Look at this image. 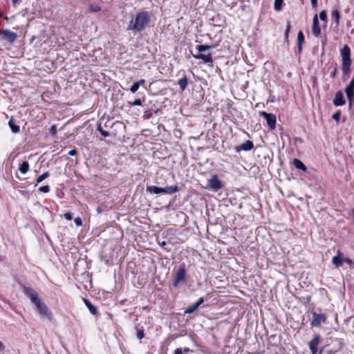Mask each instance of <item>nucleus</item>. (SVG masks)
I'll use <instances>...</instances> for the list:
<instances>
[{
	"mask_svg": "<svg viewBox=\"0 0 354 354\" xmlns=\"http://www.w3.org/2000/svg\"><path fill=\"white\" fill-rule=\"evenodd\" d=\"M151 21V17L147 11H140L130 21L127 30L134 32H140L146 29Z\"/></svg>",
	"mask_w": 354,
	"mask_h": 354,
	"instance_id": "1",
	"label": "nucleus"
},
{
	"mask_svg": "<svg viewBox=\"0 0 354 354\" xmlns=\"http://www.w3.org/2000/svg\"><path fill=\"white\" fill-rule=\"evenodd\" d=\"M178 191V187L176 185L174 186H169L166 187H159L154 185L147 186V192L151 194H173Z\"/></svg>",
	"mask_w": 354,
	"mask_h": 354,
	"instance_id": "2",
	"label": "nucleus"
},
{
	"mask_svg": "<svg viewBox=\"0 0 354 354\" xmlns=\"http://www.w3.org/2000/svg\"><path fill=\"white\" fill-rule=\"evenodd\" d=\"M351 50L349 47L346 45L341 50V56L342 58V71L344 74H348L350 71L351 60L350 58Z\"/></svg>",
	"mask_w": 354,
	"mask_h": 354,
	"instance_id": "3",
	"label": "nucleus"
},
{
	"mask_svg": "<svg viewBox=\"0 0 354 354\" xmlns=\"http://www.w3.org/2000/svg\"><path fill=\"white\" fill-rule=\"evenodd\" d=\"M33 304H35L37 311L40 315H43L44 317H45L46 318H47L49 320L52 319V314H51L50 311L48 310V306H46V304L44 302H43L41 300L39 299Z\"/></svg>",
	"mask_w": 354,
	"mask_h": 354,
	"instance_id": "4",
	"label": "nucleus"
},
{
	"mask_svg": "<svg viewBox=\"0 0 354 354\" xmlns=\"http://www.w3.org/2000/svg\"><path fill=\"white\" fill-rule=\"evenodd\" d=\"M207 187L217 192L223 187V183L216 174L212 175L207 182Z\"/></svg>",
	"mask_w": 354,
	"mask_h": 354,
	"instance_id": "5",
	"label": "nucleus"
},
{
	"mask_svg": "<svg viewBox=\"0 0 354 354\" xmlns=\"http://www.w3.org/2000/svg\"><path fill=\"white\" fill-rule=\"evenodd\" d=\"M186 281V271L185 266H183L177 270L174 281H173L172 286L174 287H177L180 282Z\"/></svg>",
	"mask_w": 354,
	"mask_h": 354,
	"instance_id": "6",
	"label": "nucleus"
},
{
	"mask_svg": "<svg viewBox=\"0 0 354 354\" xmlns=\"http://www.w3.org/2000/svg\"><path fill=\"white\" fill-rule=\"evenodd\" d=\"M259 115L263 117L267 122L270 129L274 130L276 128V116L272 113H268L266 111H260Z\"/></svg>",
	"mask_w": 354,
	"mask_h": 354,
	"instance_id": "7",
	"label": "nucleus"
},
{
	"mask_svg": "<svg viewBox=\"0 0 354 354\" xmlns=\"http://www.w3.org/2000/svg\"><path fill=\"white\" fill-rule=\"evenodd\" d=\"M313 319L310 322L312 327L319 326L322 323H325L326 321V315L322 313H317L316 312L312 313Z\"/></svg>",
	"mask_w": 354,
	"mask_h": 354,
	"instance_id": "8",
	"label": "nucleus"
},
{
	"mask_svg": "<svg viewBox=\"0 0 354 354\" xmlns=\"http://www.w3.org/2000/svg\"><path fill=\"white\" fill-rule=\"evenodd\" d=\"M22 288L24 293L29 297L32 304L39 299L37 292L32 288L24 285L22 286Z\"/></svg>",
	"mask_w": 354,
	"mask_h": 354,
	"instance_id": "9",
	"label": "nucleus"
},
{
	"mask_svg": "<svg viewBox=\"0 0 354 354\" xmlns=\"http://www.w3.org/2000/svg\"><path fill=\"white\" fill-rule=\"evenodd\" d=\"M0 35H2L3 39L6 40L10 43H14L17 38V33L8 29L1 30Z\"/></svg>",
	"mask_w": 354,
	"mask_h": 354,
	"instance_id": "10",
	"label": "nucleus"
},
{
	"mask_svg": "<svg viewBox=\"0 0 354 354\" xmlns=\"http://www.w3.org/2000/svg\"><path fill=\"white\" fill-rule=\"evenodd\" d=\"M193 57L198 59H202L203 62L206 64L213 62V58L211 53L205 55L202 53H198L197 54H193Z\"/></svg>",
	"mask_w": 354,
	"mask_h": 354,
	"instance_id": "11",
	"label": "nucleus"
},
{
	"mask_svg": "<svg viewBox=\"0 0 354 354\" xmlns=\"http://www.w3.org/2000/svg\"><path fill=\"white\" fill-rule=\"evenodd\" d=\"M312 32L315 37H318L321 33V28L317 15L314 16L313 19Z\"/></svg>",
	"mask_w": 354,
	"mask_h": 354,
	"instance_id": "12",
	"label": "nucleus"
},
{
	"mask_svg": "<svg viewBox=\"0 0 354 354\" xmlns=\"http://www.w3.org/2000/svg\"><path fill=\"white\" fill-rule=\"evenodd\" d=\"M320 341V335H316L315 337L309 342V348L312 354L317 353V346Z\"/></svg>",
	"mask_w": 354,
	"mask_h": 354,
	"instance_id": "13",
	"label": "nucleus"
},
{
	"mask_svg": "<svg viewBox=\"0 0 354 354\" xmlns=\"http://www.w3.org/2000/svg\"><path fill=\"white\" fill-rule=\"evenodd\" d=\"M345 92L351 104L354 97V77L350 82L349 84L346 86Z\"/></svg>",
	"mask_w": 354,
	"mask_h": 354,
	"instance_id": "14",
	"label": "nucleus"
},
{
	"mask_svg": "<svg viewBox=\"0 0 354 354\" xmlns=\"http://www.w3.org/2000/svg\"><path fill=\"white\" fill-rule=\"evenodd\" d=\"M254 147V144L250 140H247L245 142L242 143L241 145L236 147L235 149L236 152H240L241 151H250Z\"/></svg>",
	"mask_w": 354,
	"mask_h": 354,
	"instance_id": "15",
	"label": "nucleus"
},
{
	"mask_svg": "<svg viewBox=\"0 0 354 354\" xmlns=\"http://www.w3.org/2000/svg\"><path fill=\"white\" fill-rule=\"evenodd\" d=\"M204 301L205 300L203 297L199 298L198 300L194 305L187 308L184 310V313L185 314H191V313H194L204 302Z\"/></svg>",
	"mask_w": 354,
	"mask_h": 354,
	"instance_id": "16",
	"label": "nucleus"
},
{
	"mask_svg": "<svg viewBox=\"0 0 354 354\" xmlns=\"http://www.w3.org/2000/svg\"><path fill=\"white\" fill-rule=\"evenodd\" d=\"M345 102L343 93L341 91L337 92L333 100L334 105L336 106H342Z\"/></svg>",
	"mask_w": 354,
	"mask_h": 354,
	"instance_id": "17",
	"label": "nucleus"
},
{
	"mask_svg": "<svg viewBox=\"0 0 354 354\" xmlns=\"http://www.w3.org/2000/svg\"><path fill=\"white\" fill-rule=\"evenodd\" d=\"M297 42L298 53H301L302 51V44L304 42V35L301 30H299L297 34Z\"/></svg>",
	"mask_w": 354,
	"mask_h": 354,
	"instance_id": "18",
	"label": "nucleus"
},
{
	"mask_svg": "<svg viewBox=\"0 0 354 354\" xmlns=\"http://www.w3.org/2000/svg\"><path fill=\"white\" fill-rule=\"evenodd\" d=\"M293 165L298 169L302 170L304 171H307V167L306 165L299 159L295 158L293 160Z\"/></svg>",
	"mask_w": 354,
	"mask_h": 354,
	"instance_id": "19",
	"label": "nucleus"
},
{
	"mask_svg": "<svg viewBox=\"0 0 354 354\" xmlns=\"http://www.w3.org/2000/svg\"><path fill=\"white\" fill-rule=\"evenodd\" d=\"M177 84L180 86L182 91H185L188 84V79L187 76L185 75H183V77L178 81Z\"/></svg>",
	"mask_w": 354,
	"mask_h": 354,
	"instance_id": "20",
	"label": "nucleus"
},
{
	"mask_svg": "<svg viewBox=\"0 0 354 354\" xmlns=\"http://www.w3.org/2000/svg\"><path fill=\"white\" fill-rule=\"evenodd\" d=\"M8 125H9L12 133H17L19 132L20 127H19V126L15 124L13 122V117H11V118L10 119V120L8 122Z\"/></svg>",
	"mask_w": 354,
	"mask_h": 354,
	"instance_id": "21",
	"label": "nucleus"
},
{
	"mask_svg": "<svg viewBox=\"0 0 354 354\" xmlns=\"http://www.w3.org/2000/svg\"><path fill=\"white\" fill-rule=\"evenodd\" d=\"M84 301L86 307L88 308L90 313L92 315H95L97 313L96 308L86 299H84Z\"/></svg>",
	"mask_w": 354,
	"mask_h": 354,
	"instance_id": "22",
	"label": "nucleus"
},
{
	"mask_svg": "<svg viewBox=\"0 0 354 354\" xmlns=\"http://www.w3.org/2000/svg\"><path fill=\"white\" fill-rule=\"evenodd\" d=\"M19 170L21 174H26L29 170V163L27 161L23 162L19 167Z\"/></svg>",
	"mask_w": 354,
	"mask_h": 354,
	"instance_id": "23",
	"label": "nucleus"
},
{
	"mask_svg": "<svg viewBox=\"0 0 354 354\" xmlns=\"http://www.w3.org/2000/svg\"><path fill=\"white\" fill-rule=\"evenodd\" d=\"M331 18L333 20H334L337 25L339 23V19H340V15L338 10L335 9L333 10L331 12Z\"/></svg>",
	"mask_w": 354,
	"mask_h": 354,
	"instance_id": "24",
	"label": "nucleus"
},
{
	"mask_svg": "<svg viewBox=\"0 0 354 354\" xmlns=\"http://www.w3.org/2000/svg\"><path fill=\"white\" fill-rule=\"evenodd\" d=\"M212 48H213V46L204 45V44L198 45L196 46V49L198 53H203V52H204L207 50L211 49Z\"/></svg>",
	"mask_w": 354,
	"mask_h": 354,
	"instance_id": "25",
	"label": "nucleus"
},
{
	"mask_svg": "<svg viewBox=\"0 0 354 354\" xmlns=\"http://www.w3.org/2000/svg\"><path fill=\"white\" fill-rule=\"evenodd\" d=\"M48 176H49L48 171H46L44 174H42L41 175L37 177V178L36 179L35 186H37L39 183L42 182L44 179L47 178Z\"/></svg>",
	"mask_w": 354,
	"mask_h": 354,
	"instance_id": "26",
	"label": "nucleus"
},
{
	"mask_svg": "<svg viewBox=\"0 0 354 354\" xmlns=\"http://www.w3.org/2000/svg\"><path fill=\"white\" fill-rule=\"evenodd\" d=\"M342 263H343V260L341 259V257L338 255V256H335L333 258V263L336 266V267H339L342 265Z\"/></svg>",
	"mask_w": 354,
	"mask_h": 354,
	"instance_id": "27",
	"label": "nucleus"
},
{
	"mask_svg": "<svg viewBox=\"0 0 354 354\" xmlns=\"http://www.w3.org/2000/svg\"><path fill=\"white\" fill-rule=\"evenodd\" d=\"M283 0H274V8L276 11H280L282 8Z\"/></svg>",
	"mask_w": 354,
	"mask_h": 354,
	"instance_id": "28",
	"label": "nucleus"
},
{
	"mask_svg": "<svg viewBox=\"0 0 354 354\" xmlns=\"http://www.w3.org/2000/svg\"><path fill=\"white\" fill-rule=\"evenodd\" d=\"M88 10L91 12H97L101 10V7L97 4H91L88 7Z\"/></svg>",
	"mask_w": 354,
	"mask_h": 354,
	"instance_id": "29",
	"label": "nucleus"
},
{
	"mask_svg": "<svg viewBox=\"0 0 354 354\" xmlns=\"http://www.w3.org/2000/svg\"><path fill=\"white\" fill-rule=\"evenodd\" d=\"M290 28H291L290 21H287L286 31H285V33H284V37H285V40L286 41H288V34H289V32L290 30Z\"/></svg>",
	"mask_w": 354,
	"mask_h": 354,
	"instance_id": "30",
	"label": "nucleus"
},
{
	"mask_svg": "<svg viewBox=\"0 0 354 354\" xmlns=\"http://www.w3.org/2000/svg\"><path fill=\"white\" fill-rule=\"evenodd\" d=\"M136 336L139 339H142L145 337L144 330L142 328H139L138 327H136Z\"/></svg>",
	"mask_w": 354,
	"mask_h": 354,
	"instance_id": "31",
	"label": "nucleus"
},
{
	"mask_svg": "<svg viewBox=\"0 0 354 354\" xmlns=\"http://www.w3.org/2000/svg\"><path fill=\"white\" fill-rule=\"evenodd\" d=\"M319 18L322 21H324V22H327V13H326V11L325 10H322V12H320L319 13Z\"/></svg>",
	"mask_w": 354,
	"mask_h": 354,
	"instance_id": "32",
	"label": "nucleus"
},
{
	"mask_svg": "<svg viewBox=\"0 0 354 354\" xmlns=\"http://www.w3.org/2000/svg\"><path fill=\"white\" fill-rule=\"evenodd\" d=\"M97 129L104 137H108L110 135L109 131L104 130L100 126L98 127Z\"/></svg>",
	"mask_w": 354,
	"mask_h": 354,
	"instance_id": "33",
	"label": "nucleus"
},
{
	"mask_svg": "<svg viewBox=\"0 0 354 354\" xmlns=\"http://www.w3.org/2000/svg\"><path fill=\"white\" fill-rule=\"evenodd\" d=\"M140 86L136 82H134L133 84L131 86L130 91L131 93H135L139 88Z\"/></svg>",
	"mask_w": 354,
	"mask_h": 354,
	"instance_id": "34",
	"label": "nucleus"
},
{
	"mask_svg": "<svg viewBox=\"0 0 354 354\" xmlns=\"http://www.w3.org/2000/svg\"><path fill=\"white\" fill-rule=\"evenodd\" d=\"M39 190L44 193H48L50 191V187L48 185H44L39 187Z\"/></svg>",
	"mask_w": 354,
	"mask_h": 354,
	"instance_id": "35",
	"label": "nucleus"
},
{
	"mask_svg": "<svg viewBox=\"0 0 354 354\" xmlns=\"http://www.w3.org/2000/svg\"><path fill=\"white\" fill-rule=\"evenodd\" d=\"M340 116H341V113L340 111H337L335 113H334L332 116V118L337 122H339V119H340Z\"/></svg>",
	"mask_w": 354,
	"mask_h": 354,
	"instance_id": "36",
	"label": "nucleus"
},
{
	"mask_svg": "<svg viewBox=\"0 0 354 354\" xmlns=\"http://www.w3.org/2000/svg\"><path fill=\"white\" fill-rule=\"evenodd\" d=\"M131 106H140L142 104V101L140 99H136L133 102H129Z\"/></svg>",
	"mask_w": 354,
	"mask_h": 354,
	"instance_id": "37",
	"label": "nucleus"
},
{
	"mask_svg": "<svg viewBox=\"0 0 354 354\" xmlns=\"http://www.w3.org/2000/svg\"><path fill=\"white\" fill-rule=\"evenodd\" d=\"M50 133L53 136H55L56 135L57 133V128H56V126L55 125H53L50 128Z\"/></svg>",
	"mask_w": 354,
	"mask_h": 354,
	"instance_id": "38",
	"label": "nucleus"
},
{
	"mask_svg": "<svg viewBox=\"0 0 354 354\" xmlns=\"http://www.w3.org/2000/svg\"><path fill=\"white\" fill-rule=\"evenodd\" d=\"M75 223L77 226L82 225V220L80 217H77L75 218Z\"/></svg>",
	"mask_w": 354,
	"mask_h": 354,
	"instance_id": "39",
	"label": "nucleus"
},
{
	"mask_svg": "<svg viewBox=\"0 0 354 354\" xmlns=\"http://www.w3.org/2000/svg\"><path fill=\"white\" fill-rule=\"evenodd\" d=\"M66 220L71 221L73 219V214L71 212H66L64 215Z\"/></svg>",
	"mask_w": 354,
	"mask_h": 354,
	"instance_id": "40",
	"label": "nucleus"
},
{
	"mask_svg": "<svg viewBox=\"0 0 354 354\" xmlns=\"http://www.w3.org/2000/svg\"><path fill=\"white\" fill-rule=\"evenodd\" d=\"M68 154L71 156H75V155H77V151H76V149L70 150L68 151Z\"/></svg>",
	"mask_w": 354,
	"mask_h": 354,
	"instance_id": "41",
	"label": "nucleus"
},
{
	"mask_svg": "<svg viewBox=\"0 0 354 354\" xmlns=\"http://www.w3.org/2000/svg\"><path fill=\"white\" fill-rule=\"evenodd\" d=\"M311 5L313 8H316L317 7V0H310Z\"/></svg>",
	"mask_w": 354,
	"mask_h": 354,
	"instance_id": "42",
	"label": "nucleus"
},
{
	"mask_svg": "<svg viewBox=\"0 0 354 354\" xmlns=\"http://www.w3.org/2000/svg\"><path fill=\"white\" fill-rule=\"evenodd\" d=\"M174 354H183V348H178L175 350Z\"/></svg>",
	"mask_w": 354,
	"mask_h": 354,
	"instance_id": "43",
	"label": "nucleus"
},
{
	"mask_svg": "<svg viewBox=\"0 0 354 354\" xmlns=\"http://www.w3.org/2000/svg\"><path fill=\"white\" fill-rule=\"evenodd\" d=\"M137 84H138L139 86H141L145 83V80L141 79L139 81L136 82Z\"/></svg>",
	"mask_w": 354,
	"mask_h": 354,
	"instance_id": "44",
	"label": "nucleus"
},
{
	"mask_svg": "<svg viewBox=\"0 0 354 354\" xmlns=\"http://www.w3.org/2000/svg\"><path fill=\"white\" fill-rule=\"evenodd\" d=\"M183 353H187L190 352V349L188 347H185L183 349Z\"/></svg>",
	"mask_w": 354,
	"mask_h": 354,
	"instance_id": "45",
	"label": "nucleus"
},
{
	"mask_svg": "<svg viewBox=\"0 0 354 354\" xmlns=\"http://www.w3.org/2000/svg\"><path fill=\"white\" fill-rule=\"evenodd\" d=\"M336 73H337V69L335 68L334 71L331 73V77H335L336 75Z\"/></svg>",
	"mask_w": 354,
	"mask_h": 354,
	"instance_id": "46",
	"label": "nucleus"
},
{
	"mask_svg": "<svg viewBox=\"0 0 354 354\" xmlns=\"http://www.w3.org/2000/svg\"><path fill=\"white\" fill-rule=\"evenodd\" d=\"M344 261H345L346 263H347L348 264H351V263H353V262L351 259H346L344 260Z\"/></svg>",
	"mask_w": 354,
	"mask_h": 354,
	"instance_id": "47",
	"label": "nucleus"
},
{
	"mask_svg": "<svg viewBox=\"0 0 354 354\" xmlns=\"http://www.w3.org/2000/svg\"><path fill=\"white\" fill-rule=\"evenodd\" d=\"M5 346L3 345V344L0 342V351H3L4 349Z\"/></svg>",
	"mask_w": 354,
	"mask_h": 354,
	"instance_id": "48",
	"label": "nucleus"
},
{
	"mask_svg": "<svg viewBox=\"0 0 354 354\" xmlns=\"http://www.w3.org/2000/svg\"><path fill=\"white\" fill-rule=\"evenodd\" d=\"M19 1H20V0H12V3L13 5H16V4L19 3Z\"/></svg>",
	"mask_w": 354,
	"mask_h": 354,
	"instance_id": "49",
	"label": "nucleus"
},
{
	"mask_svg": "<svg viewBox=\"0 0 354 354\" xmlns=\"http://www.w3.org/2000/svg\"><path fill=\"white\" fill-rule=\"evenodd\" d=\"M263 353H264V351H260V352H258V353H248V354H263Z\"/></svg>",
	"mask_w": 354,
	"mask_h": 354,
	"instance_id": "50",
	"label": "nucleus"
},
{
	"mask_svg": "<svg viewBox=\"0 0 354 354\" xmlns=\"http://www.w3.org/2000/svg\"><path fill=\"white\" fill-rule=\"evenodd\" d=\"M166 242L165 241H162L161 243H160V245L164 247L165 245H166Z\"/></svg>",
	"mask_w": 354,
	"mask_h": 354,
	"instance_id": "51",
	"label": "nucleus"
},
{
	"mask_svg": "<svg viewBox=\"0 0 354 354\" xmlns=\"http://www.w3.org/2000/svg\"><path fill=\"white\" fill-rule=\"evenodd\" d=\"M327 354H333L332 351H328Z\"/></svg>",
	"mask_w": 354,
	"mask_h": 354,
	"instance_id": "52",
	"label": "nucleus"
},
{
	"mask_svg": "<svg viewBox=\"0 0 354 354\" xmlns=\"http://www.w3.org/2000/svg\"><path fill=\"white\" fill-rule=\"evenodd\" d=\"M2 17V13L0 12V18Z\"/></svg>",
	"mask_w": 354,
	"mask_h": 354,
	"instance_id": "53",
	"label": "nucleus"
},
{
	"mask_svg": "<svg viewBox=\"0 0 354 354\" xmlns=\"http://www.w3.org/2000/svg\"><path fill=\"white\" fill-rule=\"evenodd\" d=\"M353 266H354V262L353 263Z\"/></svg>",
	"mask_w": 354,
	"mask_h": 354,
	"instance_id": "54",
	"label": "nucleus"
}]
</instances>
